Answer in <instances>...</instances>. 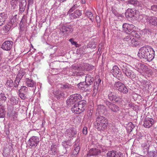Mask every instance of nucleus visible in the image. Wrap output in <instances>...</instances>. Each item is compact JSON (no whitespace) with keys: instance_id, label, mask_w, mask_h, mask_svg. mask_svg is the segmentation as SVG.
<instances>
[{"instance_id":"nucleus-9","label":"nucleus","mask_w":157,"mask_h":157,"mask_svg":"<svg viewBox=\"0 0 157 157\" xmlns=\"http://www.w3.org/2000/svg\"><path fill=\"white\" fill-rule=\"evenodd\" d=\"M28 89L25 86H22L18 90V93L19 97L22 99L26 98V95L28 93Z\"/></svg>"},{"instance_id":"nucleus-18","label":"nucleus","mask_w":157,"mask_h":157,"mask_svg":"<svg viewBox=\"0 0 157 157\" xmlns=\"http://www.w3.org/2000/svg\"><path fill=\"white\" fill-rule=\"evenodd\" d=\"M101 152V150L98 148H92L90 150L88 155L90 156L98 155Z\"/></svg>"},{"instance_id":"nucleus-42","label":"nucleus","mask_w":157,"mask_h":157,"mask_svg":"<svg viewBox=\"0 0 157 157\" xmlns=\"http://www.w3.org/2000/svg\"><path fill=\"white\" fill-rule=\"evenodd\" d=\"M148 155L150 157H157V151H150L148 153Z\"/></svg>"},{"instance_id":"nucleus-47","label":"nucleus","mask_w":157,"mask_h":157,"mask_svg":"<svg viewBox=\"0 0 157 157\" xmlns=\"http://www.w3.org/2000/svg\"><path fill=\"white\" fill-rule=\"evenodd\" d=\"M20 3V12L21 13H22L25 10V5L24 6L23 4H22H22H21V3Z\"/></svg>"},{"instance_id":"nucleus-26","label":"nucleus","mask_w":157,"mask_h":157,"mask_svg":"<svg viewBox=\"0 0 157 157\" xmlns=\"http://www.w3.org/2000/svg\"><path fill=\"white\" fill-rule=\"evenodd\" d=\"M109 109L112 112L115 113H117L120 110L119 107L113 103Z\"/></svg>"},{"instance_id":"nucleus-35","label":"nucleus","mask_w":157,"mask_h":157,"mask_svg":"<svg viewBox=\"0 0 157 157\" xmlns=\"http://www.w3.org/2000/svg\"><path fill=\"white\" fill-rule=\"evenodd\" d=\"M2 29V31L1 33L2 34L7 33L10 30V28L9 26L6 25L4 26Z\"/></svg>"},{"instance_id":"nucleus-44","label":"nucleus","mask_w":157,"mask_h":157,"mask_svg":"<svg viewBox=\"0 0 157 157\" xmlns=\"http://www.w3.org/2000/svg\"><path fill=\"white\" fill-rule=\"evenodd\" d=\"M11 104L12 105H16L18 103L17 100H16L14 97H12L10 98Z\"/></svg>"},{"instance_id":"nucleus-61","label":"nucleus","mask_w":157,"mask_h":157,"mask_svg":"<svg viewBox=\"0 0 157 157\" xmlns=\"http://www.w3.org/2000/svg\"><path fill=\"white\" fill-rule=\"evenodd\" d=\"M78 86L80 87L81 88H82L85 87L84 86H83V85L82 84V83H80L78 84Z\"/></svg>"},{"instance_id":"nucleus-21","label":"nucleus","mask_w":157,"mask_h":157,"mask_svg":"<svg viewBox=\"0 0 157 157\" xmlns=\"http://www.w3.org/2000/svg\"><path fill=\"white\" fill-rule=\"evenodd\" d=\"M81 14V11L78 10L75 11L73 13H72L70 15V17L71 19H73L78 17Z\"/></svg>"},{"instance_id":"nucleus-59","label":"nucleus","mask_w":157,"mask_h":157,"mask_svg":"<svg viewBox=\"0 0 157 157\" xmlns=\"http://www.w3.org/2000/svg\"><path fill=\"white\" fill-rule=\"evenodd\" d=\"M33 0H28V6H29L30 5H31L33 4Z\"/></svg>"},{"instance_id":"nucleus-6","label":"nucleus","mask_w":157,"mask_h":157,"mask_svg":"<svg viewBox=\"0 0 157 157\" xmlns=\"http://www.w3.org/2000/svg\"><path fill=\"white\" fill-rule=\"evenodd\" d=\"M114 88L121 92L126 94L128 92V90L125 85L121 82H116L114 84Z\"/></svg>"},{"instance_id":"nucleus-25","label":"nucleus","mask_w":157,"mask_h":157,"mask_svg":"<svg viewBox=\"0 0 157 157\" xmlns=\"http://www.w3.org/2000/svg\"><path fill=\"white\" fill-rule=\"evenodd\" d=\"M57 152V146L54 144H52L51 147L49 152L52 155H55Z\"/></svg>"},{"instance_id":"nucleus-22","label":"nucleus","mask_w":157,"mask_h":157,"mask_svg":"<svg viewBox=\"0 0 157 157\" xmlns=\"http://www.w3.org/2000/svg\"><path fill=\"white\" fill-rule=\"evenodd\" d=\"M94 78L89 75H87L86 77L85 82L86 85H90L93 83Z\"/></svg>"},{"instance_id":"nucleus-40","label":"nucleus","mask_w":157,"mask_h":157,"mask_svg":"<svg viewBox=\"0 0 157 157\" xmlns=\"http://www.w3.org/2000/svg\"><path fill=\"white\" fill-rule=\"evenodd\" d=\"M53 94L57 99L60 98V97L62 96L61 92L59 90H57L54 92Z\"/></svg>"},{"instance_id":"nucleus-37","label":"nucleus","mask_w":157,"mask_h":157,"mask_svg":"<svg viewBox=\"0 0 157 157\" xmlns=\"http://www.w3.org/2000/svg\"><path fill=\"white\" fill-rule=\"evenodd\" d=\"M138 33L139 32L135 31V29H134L133 32H131L130 35L133 36V38H135L136 39H138L140 37V35L138 34Z\"/></svg>"},{"instance_id":"nucleus-16","label":"nucleus","mask_w":157,"mask_h":157,"mask_svg":"<svg viewBox=\"0 0 157 157\" xmlns=\"http://www.w3.org/2000/svg\"><path fill=\"white\" fill-rule=\"evenodd\" d=\"M13 45L12 41H7L4 42L2 44L1 48L4 50L8 51L11 49Z\"/></svg>"},{"instance_id":"nucleus-50","label":"nucleus","mask_w":157,"mask_h":157,"mask_svg":"<svg viewBox=\"0 0 157 157\" xmlns=\"http://www.w3.org/2000/svg\"><path fill=\"white\" fill-rule=\"evenodd\" d=\"M17 16V15H15L13 17L11 21L12 23H15L17 22V21L18 20L17 18H16Z\"/></svg>"},{"instance_id":"nucleus-31","label":"nucleus","mask_w":157,"mask_h":157,"mask_svg":"<svg viewBox=\"0 0 157 157\" xmlns=\"http://www.w3.org/2000/svg\"><path fill=\"white\" fill-rule=\"evenodd\" d=\"M4 107L1 105H0V118H3L5 116L6 112Z\"/></svg>"},{"instance_id":"nucleus-52","label":"nucleus","mask_w":157,"mask_h":157,"mask_svg":"<svg viewBox=\"0 0 157 157\" xmlns=\"http://www.w3.org/2000/svg\"><path fill=\"white\" fill-rule=\"evenodd\" d=\"M83 133L84 135H86L87 133V128L86 127H84L82 129Z\"/></svg>"},{"instance_id":"nucleus-39","label":"nucleus","mask_w":157,"mask_h":157,"mask_svg":"<svg viewBox=\"0 0 157 157\" xmlns=\"http://www.w3.org/2000/svg\"><path fill=\"white\" fill-rule=\"evenodd\" d=\"M92 115V112L91 111V110H89L87 112V114L85 115L84 118L86 119L90 120Z\"/></svg>"},{"instance_id":"nucleus-3","label":"nucleus","mask_w":157,"mask_h":157,"mask_svg":"<svg viewBox=\"0 0 157 157\" xmlns=\"http://www.w3.org/2000/svg\"><path fill=\"white\" fill-rule=\"evenodd\" d=\"M120 66L124 74L127 77L132 78H135L136 74L134 73L128 67V65L125 63L121 62L120 63Z\"/></svg>"},{"instance_id":"nucleus-60","label":"nucleus","mask_w":157,"mask_h":157,"mask_svg":"<svg viewBox=\"0 0 157 157\" xmlns=\"http://www.w3.org/2000/svg\"><path fill=\"white\" fill-rule=\"evenodd\" d=\"M79 150H80V147H78V146H77L75 148V149H74V150H75V151H76L77 152H79Z\"/></svg>"},{"instance_id":"nucleus-53","label":"nucleus","mask_w":157,"mask_h":157,"mask_svg":"<svg viewBox=\"0 0 157 157\" xmlns=\"http://www.w3.org/2000/svg\"><path fill=\"white\" fill-rule=\"evenodd\" d=\"M105 103L106 105L108 106L109 108H110V107L111 106H112V105H113V103H111L110 102L108 101H107L105 102Z\"/></svg>"},{"instance_id":"nucleus-24","label":"nucleus","mask_w":157,"mask_h":157,"mask_svg":"<svg viewBox=\"0 0 157 157\" xmlns=\"http://www.w3.org/2000/svg\"><path fill=\"white\" fill-rule=\"evenodd\" d=\"M128 3L132 5L135 6L142 7V4L140 2L138 1L130 0L128 1Z\"/></svg>"},{"instance_id":"nucleus-29","label":"nucleus","mask_w":157,"mask_h":157,"mask_svg":"<svg viewBox=\"0 0 157 157\" xmlns=\"http://www.w3.org/2000/svg\"><path fill=\"white\" fill-rule=\"evenodd\" d=\"M143 88L145 90L148 91L152 87L151 84L149 82H147L143 84Z\"/></svg>"},{"instance_id":"nucleus-1","label":"nucleus","mask_w":157,"mask_h":157,"mask_svg":"<svg viewBox=\"0 0 157 157\" xmlns=\"http://www.w3.org/2000/svg\"><path fill=\"white\" fill-rule=\"evenodd\" d=\"M138 56L140 58H144L150 62L154 58L155 52L150 46L145 45L139 49Z\"/></svg>"},{"instance_id":"nucleus-36","label":"nucleus","mask_w":157,"mask_h":157,"mask_svg":"<svg viewBox=\"0 0 157 157\" xmlns=\"http://www.w3.org/2000/svg\"><path fill=\"white\" fill-rule=\"evenodd\" d=\"M69 133H70L71 136L74 137L75 136L77 133V131L75 128H72L69 130ZM69 137H70V136H69Z\"/></svg>"},{"instance_id":"nucleus-62","label":"nucleus","mask_w":157,"mask_h":157,"mask_svg":"<svg viewBox=\"0 0 157 157\" xmlns=\"http://www.w3.org/2000/svg\"><path fill=\"white\" fill-rule=\"evenodd\" d=\"M63 86L62 87H63V88H68V85L66 84L63 85Z\"/></svg>"},{"instance_id":"nucleus-11","label":"nucleus","mask_w":157,"mask_h":157,"mask_svg":"<svg viewBox=\"0 0 157 157\" xmlns=\"http://www.w3.org/2000/svg\"><path fill=\"white\" fill-rule=\"evenodd\" d=\"M108 157H123V154L120 152L112 150L109 151L107 153Z\"/></svg>"},{"instance_id":"nucleus-56","label":"nucleus","mask_w":157,"mask_h":157,"mask_svg":"<svg viewBox=\"0 0 157 157\" xmlns=\"http://www.w3.org/2000/svg\"><path fill=\"white\" fill-rule=\"evenodd\" d=\"M142 32L143 33H144V34H148L149 32V30L146 29H144L142 30Z\"/></svg>"},{"instance_id":"nucleus-51","label":"nucleus","mask_w":157,"mask_h":157,"mask_svg":"<svg viewBox=\"0 0 157 157\" xmlns=\"http://www.w3.org/2000/svg\"><path fill=\"white\" fill-rule=\"evenodd\" d=\"M18 79H16L15 80L14 82L15 84L14 85V87L16 88L17 87L20 81V80L19 81H18Z\"/></svg>"},{"instance_id":"nucleus-49","label":"nucleus","mask_w":157,"mask_h":157,"mask_svg":"<svg viewBox=\"0 0 157 157\" xmlns=\"http://www.w3.org/2000/svg\"><path fill=\"white\" fill-rule=\"evenodd\" d=\"M6 98L5 97L4 94H0V100L6 101Z\"/></svg>"},{"instance_id":"nucleus-34","label":"nucleus","mask_w":157,"mask_h":157,"mask_svg":"<svg viewBox=\"0 0 157 157\" xmlns=\"http://www.w3.org/2000/svg\"><path fill=\"white\" fill-rule=\"evenodd\" d=\"M85 14L92 22L94 20L93 15L91 12L87 10L85 13Z\"/></svg>"},{"instance_id":"nucleus-43","label":"nucleus","mask_w":157,"mask_h":157,"mask_svg":"<svg viewBox=\"0 0 157 157\" xmlns=\"http://www.w3.org/2000/svg\"><path fill=\"white\" fill-rule=\"evenodd\" d=\"M19 2V0H12L11 1V4L13 8L14 9L15 6L17 5Z\"/></svg>"},{"instance_id":"nucleus-55","label":"nucleus","mask_w":157,"mask_h":157,"mask_svg":"<svg viewBox=\"0 0 157 157\" xmlns=\"http://www.w3.org/2000/svg\"><path fill=\"white\" fill-rule=\"evenodd\" d=\"M121 101V99L120 97L118 96L117 97V98H116V99H115V102L117 103H119Z\"/></svg>"},{"instance_id":"nucleus-2","label":"nucleus","mask_w":157,"mask_h":157,"mask_svg":"<svg viewBox=\"0 0 157 157\" xmlns=\"http://www.w3.org/2000/svg\"><path fill=\"white\" fill-rule=\"evenodd\" d=\"M96 127L98 130L104 131L106 129L107 125V120L105 117L99 116L96 119Z\"/></svg>"},{"instance_id":"nucleus-48","label":"nucleus","mask_w":157,"mask_h":157,"mask_svg":"<svg viewBox=\"0 0 157 157\" xmlns=\"http://www.w3.org/2000/svg\"><path fill=\"white\" fill-rule=\"evenodd\" d=\"M132 36L130 35V34H129V35L126 36L125 38H124V40L125 41H129L131 40L132 39V37H131Z\"/></svg>"},{"instance_id":"nucleus-64","label":"nucleus","mask_w":157,"mask_h":157,"mask_svg":"<svg viewBox=\"0 0 157 157\" xmlns=\"http://www.w3.org/2000/svg\"><path fill=\"white\" fill-rule=\"evenodd\" d=\"M86 2V0H82L81 3L82 4H85V3Z\"/></svg>"},{"instance_id":"nucleus-32","label":"nucleus","mask_w":157,"mask_h":157,"mask_svg":"<svg viewBox=\"0 0 157 157\" xmlns=\"http://www.w3.org/2000/svg\"><path fill=\"white\" fill-rule=\"evenodd\" d=\"M134 127V124L132 122H129L127 125L126 129L128 132H131Z\"/></svg>"},{"instance_id":"nucleus-27","label":"nucleus","mask_w":157,"mask_h":157,"mask_svg":"<svg viewBox=\"0 0 157 157\" xmlns=\"http://www.w3.org/2000/svg\"><path fill=\"white\" fill-rule=\"evenodd\" d=\"M8 115L10 117H12L13 121L17 120V113L15 111H12L10 113H8Z\"/></svg>"},{"instance_id":"nucleus-28","label":"nucleus","mask_w":157,"mask_h":157,"mask_svg":"<svg viewBox=\"0 0 157 157\" xmlns=\"http://www.w3.org/2000/svg\"><path fill=\"white\" fill-rule=\"evenodd\" d=\"M79 109L78 108V105H77V103H75L73 105L71 108V111L75 113L76 114H80L81 113L79 111Z\"/></svg>"},{"instance_id":"nucleus-5","label":"nucleus","mask_w":157,"mask_h":157,"mask_svg":"<svg viewBox=\"0 0 157 157\" xmlns=\"http://www.w3.org/2000/svg\"><path fill=\"white\" fill-rule=\"evenodd\" d=\"M142 21L144 22H147L150 25L157 26V17H148L144 15Z\"/></svg>"},{"instance_id":"nucleus-19","label":"nucleus","mask_w":157,"mask_h":157,"mask_svg":"<svg viewBox=\"0 0 157 157\" xmlns=\"http://www.w3.org/2000/svg\"><path fill=\"white\" fill-rule=\"evenodd\" d=\"M25 83L26 86L29 87H33L36 85V83L31 78H26Z\"/></svg>"},{"instance_id":"nucleus-54","label":"nucleus","mask_w":157,"mask_h":157,"mask_svg":"<svg viewBox=\"0 0 157 157\" xmlns=\"http://www.w3.org/2000/svg\"><path fill=\"white\" fill-rule=\"evenodd\" d=\"M151 10L154 11H157V5H153L151 6Z\"/></svg>"},{"instance_id":"nucleus-45","label":"nucleus","mask_w":157,"mask_h":157,"mask_svg":"<svg viewBox=\"0 0 157 157\" xmlns=\"http://www.w3.org/2000/svg\"><path fill=\"white\" fill-rule=\"evenodd\" d=\"M69 41L72 44L75 45L76 47H79V44H77L76 42L74 41V39H69Z\"/></svg>"},{"instance_id":"nucleus-17","label":"nucleus","mask_w":157,"mask_h":157,"mask_svg":"<svg viewBox=\"0 0 157 157\" xmlns=\"http://www.w3.org/2000/svg\"><path fill=\"white\" fill-rule=\"evenodd\" d=\"M86 101L85 100H81L78 102L76 103L78 108L79 109V111L81 113H82L84 111L86 108Z\"/></svg>"},{"instance_id":"nucleus-41","label":"nucleus","mask_w":157,"mask_h":157,"mask_svg":"<svg viewBox=\"0 0 157 157\" xmlns=\"http://www.w3.org/2000/svg\"><path fill=\"white\" fill-rule=\"evenodd\" d=\"M5 85L7 87L9 88L12 87L13 86V81L11 79L7 80Z\"/></svg>"},{"instance_id":"nucleus-13","label":"nucleus","mask_w":157,"mask_h":157,"mask_svg":"<svg viewBox=\"0 0 157 157\" xmlns=\"http://www.w3.org/2000/svg\"><path fill=\"white\" fill-rule=\"evenodd\" d=\"M69 102L72 103L78 101L82 99V96L79 94H72L70 96Z\"/></svg>"},{"instance_id":"nucleus-10","label":"nucleus","mask_w":157,"mask_h":157,"mask_svg":"<svg viewBox=\"0 0 157 157\" xmlns=\"http://www.w3.org/2000/svg\"><path fill=\"white\" fill-rule=\"evenodd\" d=\"M39 142L38 138L36 136L32 137L28 141V144L31 147H36L37 145Z\"/></svg>"},{"instance_id":"nucleus-63","label":"nucleus","mask_w":157,"mask_h":157,"mask_svg":"<svg viewBox=\"0 0 157 157\" xmlns=\"http://www.w3.org/2000/svg\"><path fill=\"white\" fill-rule=\"evenodd\" d=\"M24 2H25V0H20V3H21V4H22V3L23 4L24 3Z\"/></svg>"},{"instance_id":"nucleus-58","label":"nucleus","mask_w":157,"mask_h":157,"mask_svg":"<svg viewBox=\"0 0 157 157\" xmlns=\"http://www.w3.org/2000/svg\"><path fill=\"white\" fill-rule=\"evenodd\" d=\"M78 152H77L76 151H75V150H74L72 155L74 156H75L77 154Z\"/></svg>"},{"instance_id":"nucleus-23","label":"nucleus","mask_w":157,"mask_h":157,"mask_svg":"<svg viewBox=\"0 0 157 157\" xmlns=\"http://www.w3.org/2000/svg\"><path fill=\"white\" fill-rule=\"evenodd\" d=\"M6 14L4 13H0V26L4 24L6 18Z\"/></svg>"},{"instance_id":"nucleus-14","label":"nucleus","mask_w":157,"mask_h":157,"mask_svg":"<svg viewBox=\"0 0 157 157\" xmlns=\"http://www.w3.org/2000/svg\"><path fill=\"white\" fill-rule=\"evenodd\" d=\"M154 123V120L150 118H146L144 121L143 125L146 128H149L151 127Z\"/></svg>"},{"instance_id":"nucleus-15","label":"nucleus","mask_w":157,"mask_h":157,"mask_svg":"<svg viewBox=\"0 0 157 157\" xmlns=\"http://www.w3.org/2000/svg\"><path fill=\"white\" fill-rule=\"evenodd\" d=\"M136 11L133 9H128L125 13V15L127 18H133L136 16Z\"/></svg>"},{"instance_id":"nucleus-57","label":"nucleus","mask_w":157,"mask_h":157,"mask_svg":"<svg viewBox=\"0 0 157 157\" xmlns=\"http://www.w3.org/2000/svg\"><path fill=\"white\" fill-rule=\"evenodd\" d=\"M77 7V5H75L71 8L69 10L70 11H72L73 10L76 9Z\"/></svg>"},{"instance_id":"nucleus-30","label":"nucleus","mask_w":157,"mask_h":157,"mask_svg":"<svg viewBox=\"0 0 157 157\" xmlns=\"http://www.w3.org/2000/svg\"><path fill=\"white\" fill-rule=\"evenodd\" d=\"M130 44L132 47H136L139 44V42L137 39L133 38L131 40Z\"/></svg>"},{"instance_id":"nucleus-7","label":"nucleus","mask_w":157,"mask_h":157,"mask_svg":"<svg viewBox=\"0 0 157 157\" xmlns=\"http://www.w3.org/2000/svg\"><path fill=\"white\" fill-rule=\"evenodd\" d=\"M111 73L118 79L121 80L122 79L123 75L121 73H120V69L117 66L115 65L113 66Z\"/></svg>"},{"instance_id":"nucleus-4","label":"nucleus","mask_w":157,"mask_h":157,"mask_svg":"<svg viewBox=\"0 0 157 157\" xmlns=\"http://www.w3.org/2000/svg\"><path fill=\"white\" fill-rule=\"evenodd\" d=\"M135 67L138 71L142 74H148V72L150 71L147 66L141 62L136 63L135 65Z\"/></svg>"},{"instance_id":"nucleus-33","label":"nucleus","mask_w":157,"mask_h":157,"mask_svg":"<svg viewBox=\"0 0 157 157\" xmlns=\"http://www.w3.org/2000/svg\"><path fill=\"white\" fill-rule=\"evenodd\" d=\"M105 109V107L103 105H100L98 106L97 109V111L99 114H101L104 113V110Z\"/></svg>"},{"instance_id":"nucleus-20","label":"nucleus","mask_w":157,"mask_h":157,"mask_svg":"<svg viewBox=\"0 0 157 157\" xmlns=\"http://www.w3.org/2000/svg\"><path fill=\"white\" fill-rule=\"evenodd\" d=\"M151 144V142L150 140H147L142 144V147L144 151H148L149 147Z\"/></svg>"},{"instance_id":"nucleus-46","label":"nucleus","mask_w":157,"mask_h":157,"mask_svg":"<svg viewBox=\"0 0 157 157\" xmlns=\"http://www.w3.org/2000/svg\"><path fill=\"white\" fill-rule=\"evenodd\" d=\"M115 94L113 93H112V92H110V93L108 94V97L110 101H113V98Z\"/></svg>"},{"instance_id":"nucleus-38","label":"nucleus","mask_w":157,"mask_h":157,"mask_svg":"<svg viewBox=\"0 0 157 157\" xmlns=\"http://www.w3.org/2000/svg\"><path fill=\"white\" fill-rule=\"evenodd\" d=\"M25 72L23 70H20L19 71L18 74L17 75L16 79H20L22 77L24 76Z\"/></svg>"},{"instance_id":"nucleus-8","label":"nucleus","mask_w":157,"mask_h":157,"mask_svg":"<svg viewBox=\"0 0 157 157\" xmlns=\"http://www.w3.org/2000/svg\"><path fill=\"white\" fill-rule=\"evenodd\" d=\"M135 26L132 24L125 23L123 25V30L126 33L130 34L135 29Z\"/></svg>"},{"instance_id":"nucleus-12","label":"nucleus","mask_w":157,"mask_h":157,"mask_svg":"<svg viewBox=\"0 0 157 157\" xmlns=\"http://www.w3.org/2000/svg\"><path fill=\"white\" fill-rule=\"evenodd\" d=\"M89 66V65L88 64H84V65H82V67L78 65H73L72 66V68L74 70H77V72L78 71V72L79 71L84 70H88V69L87 67H88Z\"/></svg>"}]
</instances>
